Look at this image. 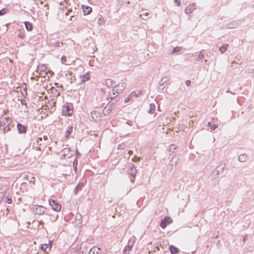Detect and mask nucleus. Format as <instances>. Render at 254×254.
<instances>
[{"label": "nucleus", "mask_w": 254, "mask_h": 254, "mask_svg": "<svg viewBox=\"0 0 254 254\" xmlns=\"http://www.w3.org/2000/svg\"><path fill=\"white\" fill-rule=\"evenodd\" d=\"M207 126L208 127H210L211 130H215L216 128L218 127V125L217 124H214L212 125V123L210 122H208Z\"/></svg>", "instance_id": "obj_26"}, {"label": "nucleus", "mask_w": 254, "mask_h": 254, "mask_svg": "<svg viewBox=\"0 0 254 254\" xmlns=\"http://www.w3.org/2000/svg\"><path fill=\"white\" fill-rule=\"evenodd\" d=\"M43 138L44 141H46L48 139V137L47 136H43Z\"/></svg>", "instance_id": "obj_47"}, {"label": "nucleus", "mask_w": 254, "mask_h": 254, "mask_svg": "<svg viewBox=\"0 0 254 254\" xmlns=\"http://www.w3.org/2000/svg\"><path fill=\"white\" fill-rule=\"evenodd\" d=\"M42 142V137H40L38 138V140L37 141L38 143H39L40 145H41Z\"/></svg>", "instance_id": "obj_43"}, {"label": "nucleus", "mask_w": 254, "mask_h": 254, "mask_svg": "<svg viewBox=\"0 0 254 254\" xmlns=\"http://www.w3.org/2000/svg\"><path fill=\"white\" fill-rule=\"evenodd\" d=\"M75 220H76V223H77V221H78V224H81V222H82V217H81V215L80 214H79V213H77L76 216H75Z\"/></svg>", "instance_id": "obj_23"}, {"label": "nucleus", "mask_w": 254, "mask_h": 254, "mask_svg": "<svg viewBox=\"0 0 254 254\" xmlns=\"http://www.w3.org/2000/svg\"><path fill=\"white\" fill-rule=\"evenodd\" d=\"M126 124L131 126L132 125V122L130 120H127L126 122Z\"/></svg>", "instance_id": "obj_44"}, {"label": "nucleus", "mask_w": 254, "mask_h": 254, "mask_svg": "<svg viewBox=\"0 0 254 254\" xmlns=\"http://www.w3.org/2000/svg\"><path fill=\"white\" fill-rule=\"evenodd\" d=\"M6 9L4 8L0 10V16L5 14L6 13Z\"/></svg>", "instance_id": "obj_39"}, {"label": "nucleus", "mask_w": 254, "mask_h": 254, "mask_svg": "<svg viewBox=\"0 0 254 254\" xmlns=\"http://www.w3.org/2000/svg\"><path fill=\"white\" fill-rule=\"evenodd\" d=\"M174 2L176 3V5L179 6L181 5V0H174Z\"/></svg>", "instance_id": "obj_41"}, {"label": "nucleus", "mask_w": 254, "mask_h": 254, "mask_svg": "<svg viewBox=\"0 0 254 254\" xmlns=\"http://www.w3.org/2000/svg\"><path fill=\"white\" fill-rule=\"evenodd\" d=\"M182 50V48L181 47H175L173 51H172V54H174L176 52H179Z\"/></svg>", "instance_id": "obj_29"}, {"label": "nucleus", "mask_w": 254, "mask_h": 254, "mask_svg": "<svg viewBox=\"0 0 254 254\" xmlns=\"http://www.w3.org/2000/svg\"><path fill=\"white\" fill-rule=\"evenodd\" d=\"M11 119L8 117L2 115L0 117V129L4 130L11 123Z\"/></svg>", "instance_id": "obj_2"}, {"label": "nucleus", "mask_w": 254, "mask_h": 254, "mask_svg": "<svg viewBox=\"0 0 254 254\" xmlns=\"http://www.w3.org/2000/svg\"><path fill=\"white\" fill-rule=\"evenodd\" d=\"M177 161H178V159L177 158V157L175 156H173L172 158L171 162L172 163H174V164L176 165L177 163Z\"/></svg>", "instance_id": "obj_38"}, {"label": "nucleus", "mask_w": 254, "mask_h": 254, "mask_svg": "<svg viewBox=\"0 0 254 254\" xmlns=\"http://www.w3.org/2000/svg\"><path fill=\"white\" fill-rule=\"evenodd\" d=\"M225 167V164H220L213 172V175L218 177L220 174H221L224 172Z\"/></svg>", "instance_id": "obj_7"}, {"label": "nucleus", "mask_w": 254, "mask_h": 254, "mask_svg": "<svg viewBox=\"0 0 254 254\" xmlns=\"http://www.w3.org/2000/svg\"><path fill=\"white\" fill-rule=\"evenodd\" d=\"M204 58V55L202 52H200L198 55V58H197L196 60H201Z\"/></svg>", "instance_id": "obj_30"}, {"label": "nucleus", "mask_w": 254, "mask_h": 254, "mask_svg": "<svg viewBox=\"0 0 254 254\" xmlns=\"http://www.w3.org/2000/svg\"><path fill=\"white\" fill-rule=\"evenodd\" d=\"M54 46L55 47H59L60 46V43L59 42H56L55 43H54Z\"/></svg>", "instance_id": "obj_46"}, {"label": "nucleus", "mask_w": 254, "mask_h": 254, "mask_svg": "<svg viewBox=\"0 0 254 254\" xmlns=\"http://www.w3.org/2000/svg\"><path fill=\"white\" fill-rule=\"evenodd\" d=\"M170 250L172 254H175L178 252V249L173 246H170Z\"/></svg>", "instance_id": "obj_27"}, {"label": "nucleus", "mask_w": 254, "mask_h": 254, "mask_svg": "<svg viewBox=\"0 0 254 254\" xmlns=\"http://www.w3.org/2000/svg\"><path fill=\"white\" fill-rule=\"evenodd\" d=\"M26 29L28 31H31L33 29L32 24L29 22L26 21L24 22Z\"/></svg>", "instance_id": "obj_20"}, {"label": "nucleus", "mask_w": 254, "mask_h": 254, "mask_svg": "<svg viewBox=\"0 0 254 254\" xmlns=\"http://www.w3.org/2000/svg\"><path fill=\"white\" fill-rule=\"evenodd\" d=\"M214 238H215V239H216V238H217V236H215V237H214Z\"/></svg>", "instance_id": "obj_53"}, {"label": "nucleus", "mask_w": 254, "mask_h": 254, "mask_svg": "<svg viewBox=\"0 0 254 254\" xmlns=\"http://www.w3.org/2000/svg\"><path fill=\"white\" fill-rule=\"evenodd\" d=\"M238 159L241 162H245L248 159V156L245 154H241L239 156Z\"/></svg>", "instance_id": "obj_18"}, {"label": "nucleus", "mask_w": 254, "mask_h": 254, "mask_svg": "<svg viewBox=\"0 0 254 254\" xmlns=\"http://www.w3.org/2000/svg\"><path fill=\"white\" fill-rule=\"evenodd\" d=\"M186 84L188 86H190L191 84V81L190 80H188L186 81Z\"/></svg>", "instance_id": "obj_42"}, {"label": "nucleus", "mask_w": 254, "mask_h": 254, "mask_svg": "<svg viewBox=\"0 0 254 254\" xmlns=\"http://www.w3.org/2000/svg\"><path fill=\"white\" fill-rule=\"evenodd\" d=\"M48 69L45 64H40L37 66V71L47 73Z\"/></svg>", "instance_id": "obj_16"}, {"label": "nucleus", "mask_w": 254, "mask_h": 254, "mask_svg": "<svg viewBox=\"0 0 254 254\" xmlns=\"http://www.w3.org/2000/svg\"><path fill=\"white\" fill-rule=\"evenodd\" d=\"M133 96V92H131V94L125 99V102L127 103L129 102L130 98H131Z\"/></svg>", "instance_id": "obj_32"}, {"label": "nucleus", "mask_w": 254, "mask_h": 254, "mask_svg": "<svg viewBox=\"0 0 254 254\" xmlns=\"http://www.w3.org/2000/svg\"><path fill=\"white\" fill-rule=\"evenodd\" d=\"M60 154L62 159L69 158L71 156V150L69 148H64L61 151Z\"/></svg>", "instance_id": "obj_5"}, {"label": "nucleus", "mask_w": 254, "mask_h": 254, "mask_svg": "<svg viewBox=\"0 0 254 254\" xmlns=\"http://www.w3.org/2000/svg\"><path fill=\"white\" fill-rule=\"evenodd\" d=\"M172 222V219L170 217L166 216L164 219L161 220L160 223V227L162 228H165L168 224H169Z\"/></svg>", "instance_id": "obj_9"}, {"label": "nucleus", "mask_w": 254, "mask_h": 254, "mask_svg": "<svg viewBox=\"0 0 254 254\" xmlns=\"http://www.w3.org/2000/svg\"><path fill=\"white\" fill-rule=\"evenodd\" d=\"M49 204L55 211H59L61 209V205L54 200H49Z\"/></svg>", "instance_id": "obj_8"}, {"label": "nucleus", "mask_w": 254, "mask_h": 254, "mask_svg": "<svg viewBox=\"0 0 254 254\" xmlns=\"http://www.w3.org/2000/svg\"><path fill=\"white\" fill-rule=\"evenodd\" d=\"M6 199L5 200V202H6L7 203L10 204L12 203V199L10 196H9L8 195H7L6 197Z\"/></svg>", "instance_id": "obj_33"}, {"label": "nucleus", "mask_w": 254, "mask_h": 254, "mask_svg": "<svg viewBox=\"0 0 254 254\" xmlns=\"http://www.w3.org/2000/svg\"><path fill=\"white\" fill-rule=\"evenodd\" d=\"M214 238H215V239H216V238H217V236H215V237H214Z\"/></svg>", "instance_id": "obj_54"}, {"label": "nucleus", "mask_w": 254, "mask_h": 254, "mask_svg": "<svg viewBox=\"0 0 254 254\" xmlns=\"http://www.w3.org/2000/svg\"><path fill=\"white\" fill-rule=\"evenodd\" d=\"M97 249H98V250H100V248H97Z\"/></svg>", "instance_id": "obj_55"}, {"label": "nucleus", "mask_w": 254, "mask_h": 254, "mask_svg": "<svg viewBox=\"0 0 254 254\" xmlns=\"http://www.w3.org/2000/svg\"><path fill=\"white\" fill-rule=\"evenodd\" d=\"M142 18L143 19H144V20H147V18H144V17H142Z\"/></svg>", "instance_id": "obj_52"}, {"label": "nucleus", "mask_w": 254, "mask_h": 254, "mask_svg": "<svg viewBox=\"0 0 254 254\" xmlns=\"http://www.w3.org/2000/svg\"><path fill=\"white\" fill-rule=\"evenodd\" d=\"M77 163H78V159H77V158H75L73 162V166L74 170L75 171H76V169H77Z\"/></svg>", "instance_id": "obj_31"}, {"label": "nucleus", "mask_w": 254, "mask_h": 254, "mask_svg": "<svg viewBox=\"0 0 254 254\" xmlns=\"http://www.w3.org/2000/svg\"><path fill=\"white\" fill-rule=\"evenodd\" d=\"M177 146L175 144H171L169 147L168 150L170 152L174 153V151L176 149Z\"/></svg>", "instance_id": "obj_24"}, {"label": "nucleus", "mask_w": 254, "mask_h": 254, "mask_svg": "<svg viewBox=\"0 0 254 254\" xmlns=\"http://www.w3.org/2000/svg\"><path fill=\"white\" fill-rule=\"evenodd\" d=\"M228 46V44H225L222 46H221L219 49L220 52L222 53H224L227 51Z\"/></svg>", "instance_id": "obj_21"}, {"label": "nucleus", "mask_w": 254, "mask_h": 254, "mask_svg": "<svg viewBox=\"0 0 254 254\" xmlns=\"http://www.w3.org/2000/svg\"><path fill=\"white\" fill-rule=\"evenodd\" d=\"M83 183H78L76 187L75 188L74 192L76 194L80 190H81L82 187H83Z\"/></svg>", "instance_id": "obj_22"}, {"label": "nucleus", "mask_w": 254, "mask_h": 254, "mask_svg": "<svg viewBox=\"0 0 254 254\" xmlns=\"http://www.w3.org/2000/svg\"><path fill=\"white\" fill-rule=\"evenodd\" d=\"M155 110V105L154 104H150V109L149 110V113L153 114L154 111Z\"/></svg>", "instance_id": "obj_28"}, {"label": "nucleus", "mask_w": 254, "mask_h": 254, "mask_svg": "<svg viewBox=\"0 0 254 254\" xmlns=\"http://www.w3.org/2000/svg\"><path fill=\"white\" fill-rule=\"evenodd\" d=\"M149 14V13L148 12H146L145 13H143L142 14H140V17H142V15H145V16H148Z\"/></svg>", "instance_id": "obj_45"}, {"label": "nucleus", "mask_w": 254, "mask_h": 254, "mask_svg": "<svg viewBox=\"0 0 254 254\" xmlns=\"http://www.w3.org/2000/svg\"><path fill=\"white\" fill-rule=\"evenodd\" d=\"M52 243H50V241H49V244H42L41 245L40 248L42 250H43L44 252H48V251H50L52 248Z\"/></svg>", "instance_id": "obj_12"}, {"label": "nucleus", "mask_w": 254, "mask_h": 254, "mask_svg": "<svg viewBox=\"0 0 254 254\" xmlns=\"http://www.w3.org/2000/svg\"><path fill=\"white\" fill-rule=\"evenodd\" d=\"M112 82V81H111L110 79H107V80H106V83H107V84H108V82Z\"/></svg>", "instance_id": "obj_49"}, {"label": "nucleus", "mask_w": 254, "mask_h": 254, "mask_svg": "<svg viewBox=\"0 0 254 254\" xmlns=\"http://www.w3.org/2000/svg\"><path fill=\"white\" fill-rule=\"evenodd\" d=\"M132 151L131 150H129L128 151V154H129L131 155V154H132Z\"/></svg>", "instance_id": "obj_50"}, {"label": "nucleus", "mask_w": 254, "mask_h": 254, "mask_svg": "<svg viewBox=\"0 0 254 254\" xmlns=\"http://www.w3.org/2000/svg\"><path fill=\"white\" fill-rule=\"evenodd\" d=\"M25 178L27 179H28V175H25Z\"/></svg>", "instance_id": "obj_51"}, {"label": "nucleus", "mask_w": 254, "mask_h": 254, "mask_svg": "<svg viewBox=\"0 0 254 254\" xmlns=\"http://www.w3.org/2000/svg\"><path fill=\"white\" fill-rule=\"evenodd\" d=\"M17 128L20 133H25L27 131V127L20 123L17 124Z\"/></svg>", "instance_id": "obj_14"}, {"label": "nucleus", "mask_w": 254, "mask_h": 254, "mask_svg": "<svg viewBox=\"0 0 254 254\" xmlns=\"http://www.w3.org/2000/svg\"><path fill=\"white\" fill-rule=\"evenodd\" d=\"M196 9V5L195 3H192L188 5L185 10V12L187 14H190Z\"/></svg>", "instance_id": "obj_11"}, {"label": "nucleus", "mask_w": 254, "mask_h": 254, "mask_svg": "<svg viewBox=\"0 0 254 254\" xmlns=\"http://www.w3.org/2000/svg\"><path fill=\"white\" fill-rule=\"evenodd\" d=\"M96 247H93L91 248L89 252V254H94L95 252L96 251Z\"/></svg>", "instance_id": "obj_35"}, {"label": "nucleus", "mask_w": 254, "mask_h": 254, "mask_svg": "<svg viewBox=\"0 0 254 254\" xmlns=\"http://www.w3.org/2000/svg\"><path fill=\"white\" fill-rule=\"evenodd\" d=\"M92 11V8L89 6H86L85 9H83V12L85 15L89 14Z\"/></svg>", "instance_id": "obj_25"}, {"label": "nucleus", "mask_w": 254, "mask_h": 254, "mask_svg": "<svg viewBox=\"0 0 254 254\" xmlns=\"http://www.w3.org/2000/svg\"><path fill=\"white\" fill-rule=\"evenodd\" d=\"M133 92V96H134L135 97H138V95H137L135 92Z\"/></svg>", "instance_id": "obj_48"}, {"label": "nucleus", "mask_w": 254, "mask_h": 254, "mask_svg": "<svg viewBox=\"0 0 254 254\" xmlns=\"http://www.w3.org/2000/svg\"><path fill=\"white\" fill-rule=\"evenodd\" d=\"M79 77L81 82H85V81L89 80L90 75L88 73H86L85 74L80 75Z\"/></svg>", "instance_id": "obj_17"}, {"label": "nucleus", "mask_w": 254, "mask_h": 254, "mask_svg": "<svg viewBox=\"0 0 254 254\" xmlns=\"http://www.w3.org/2000/svg\"><path fill=\"white\" fill-rule=\"evenodd\" d=\"M125 87L126 84L124 83H119L117 85L114 86L112 89L113 96L111 95V98H115L124 90V89L125 88Z\"/></svg>", "instance_id": "obj_1"}, {"label": "nucleus", "mask_w": 254, "mask_h": 254, "mask_svg": "<svg viewBox=\"0 0 254 254\" xmlns=\"http://www.w3.org/2000/svg\"><path fill=\"white\" fill-rule=\"evenodd\" d=\"M133 242L129 240L128 245L126 246L124 250V254H127L131 250V248L133 246Z\"/></svg>", "instance_id": "obj_15"}, {"label": "nucleus", "mask_w": 254, "mask_h": 254, "mask_svg": "<svg viewBox=\"0 0 254 254\" xmlns=\"http://www.w3.org/2000/svg\"><path fill=\"white\" fill-rule=\"evenodd\" d=\"M98 22L99 25H102L104 24V20L102 17H100L98 19Z\"/></svg>", "instance_id": "obj_36"}, {"label": "nucleus", "mask_w": 254, "mask_h": 254, "mask_svg": "<svg viewBox=\"0 0 254 254\" xmlns=\"http://www.w3.org/2000/svg\"><path fill=\"white\" fill-rule=\"evenodd\" d=\"M18 36L21 39H24L25 37V34L24 32H21L19 33H18Z\"/></svg>", "instance_id": "obj_40"}, {"label": "nucleus", "mask_w": 254, "mask_h": 254, "mask_svg": "<svg viewBox=\"0 0 254 254\" xmlns=\"http://www.w3.org/2000/svg\"><path fill=\"white\" fill-rule=\"evenodd\" d=\"M72 132V126H69L66 129L65 137L67 138H68L70 135L71 133Z\"/></svg>", "instance_id": "obj_19"}, {"label": "nucleus", "mask_w": 254, "mask_h": 254, "mask_svg": "<svg viewBox=\"0 0 254 254\" xmlns=\"http://www.w3.org/2000/svg\"><path fill=\"white\" fill-rule=\"evenodd\" d=\"M91 116L93 120L95 121H99L101 120V113L97 111H93L91 112Z\"/></svg>", "instance_id": "obj_10"}, {"label": "nucleus", "mask_w": 254, "mask_h": 254, "mask_svg": "<svg viewBox=\"0 0 254 254\" xmlns=\"http://www.w3.org/2000/svg\"><path fill=\"white\" fill-rule=\"evenodd\" d=\"M125 144L124 143H121L118 146V149L119 150H123L125 148Z\"/></svg>", "instance_id": "obj_37"}, {"label": "nucleus", "mask_w": 254, "mask_h": 254, "mask_svg": "<svg viewBox=\"0 0 254 254\" xmlns=\"http://www.w3.org/2000/svg\"><path fill=\"white\" fill-rule=\"evenodd\" d=\"M46 208L42 205H35L33 207V211L35 215H43L45 214Z\"/></svg>", "instance_id": "obj_4"}, {"label": "nucleus", "mask_w": 254, "mask_h": 254, "mask_svg": "<svg viewBox=\"0 0 254 254\" xmlns=\"http://www.w3.org/2000/svg\"><path fill=\"white\" fill-rule=\"evenodd\" d=\"M67 58L65 56H63L61 58V62L63 64H66Z\"/></svg>", "instance_id": "obj_34"}, {"label": "nucleus", "mask_w": 254, "mask_h": 254, "mask_svg": "<svg viewBox=\"0 0 254 254\" xmlns=\"http://www.w3.org/2000/svg\"><path fill=\"white\" fill-rule=\"evenodd\" d=\"M127 173L129 175L130 181L131 182H133L135 180V176L136 174V170L133 164H132L130 165Z\"/></svg>", "instance_id": "obj_3"}, {"label": "nucleus", "mask_w": 254, "mask_h": 254, "mask_svg": "<svg viewBox=\"0 0 254 254\" xmlns=\"http://www.w3.org/2000/svg\"><path fill=\"white\" fill-rule=\"evenodd\" d=\"M112 106H111V105L108 104L105 106V107L104 108V109L103 110L102 113L104 116H108V115H109L110 114V113L112 112Z\"/></svg>", "instance_id": "obj_13"}, {"label": "nucleus", "mask_w": 254, "mask_h": 254, "mask_svg": "<svg viewBox=\"0 0 254 254\" xmlns=\"http://www.w3.org/2000/svg\"><path fill=\"white\" fill-rule=\"evenodd\" d=\"M73 110L71 105H67L63 106L62 114L64 116H70L72 114Z\"/></svg>", "instance_id": "obj_6"}]
</instances>
